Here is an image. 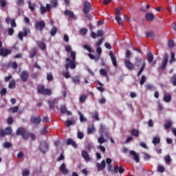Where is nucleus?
I'll return each mask as SVG.
<instances>
[{"instance_id": "1", "label": "nucleus", "mask_w": 176, "mask_h": 176, "mask_svg": "<svg viewBox=\"0 0 176 176\" xmlns=\"http://www.w3.org/2000/svg\"><path fill=\"white\" fill-rule=\"evenodd\" d=\"M72 60L70 63H66L65 65V68L68 69V68H71V69H75L76 68V52L72 51L71 52Z\"/></svg>"}, {"instance_id": "2", "label": "nucleus", "mask_w": 176, "mask_h": 176, "mask_svg": "<svg viewBox=\"0 0 176 176\" xmlns=\"http://www.w3.org/2000/svg\"><path fill=\"white\" fill-rule=\"evenodd\" d=\"M37 93L38 94H44V95H46V96H52V89H45V85H38Z\"/></svg>"}, {"instance_id": "3", "label": "nucleus", "mask_w": 176, "mask_h": 176, "mask_svg": "<svg viewBox=\"0 0 176 176\" xmlns=\"http://www.w3.org/2000/svg\"><path fill=\"white\" fill-rule=\"evenodd\" d=\"M168 63V54H165L164 55V62L163 64L158 67V72H162V71L166 69V67H167V63Z\"/></svg>"}, {"instance_id": "4", "label": "nucleus", "mask_w": 176, "mask_h": 176, "mask_svg": "<svg viewBox=\"0 0 176 176\" xmlns=\"http://www.w3.org/2000/svg\"><path fill=\"white\" fill-rule=\"evenodd\" d=\"M39 149L42 153H46L49 151V145H47L46 141H43L40 143Z\"/></svg>"}, {"instance_id": "5", "label": "nucleus", "mask_w": 176, "mask_h": 176, "mask_svg": "<svg viewBox=\"0 0 176 176\" xmlns=\"http://www.w3.org/2000/svg\"><path fill=\"white\" fill-rule=\"evenodd\" d=\"M47 102L49 105L50 111H56L54 106L58 104V100L57 98H54L53 100H48Z\"/></svg>"}, {"instance_id": "6", "label": "nucleus", "mask_w": 176, "mask_h": 176, "mask_svg": "<svg viewBox=\"0 0 176 176\" xmlns=\"http://www.w3.org/2000/svg\"><path fill=\"white\" fill-rule=\"evenodd\" d=\"M10 134H12V127L10 126L0 130V137H5V135H10Z\"/></svg>"}, {"instance_id": "7", "label": "nucleus", "mask_w": 176, "mask_h": 176, "mask_svg": "<svg viewBox=\"0 0 176 176\" xmlns=\"http://www.w3.org/2000/svg\"><path fill=\"white\" fill-rule=\"evenodd\" d=\"M46 24L45 23V21H38L36 22L34 27L36 30H38V31H43L45 29Z\"/></svg>"}, {"instance_id": "8", "label": "nucleus", "mask_w": 176, "mask_h": 176, "mask_svg": "<svg viewBox=\"0 0 176 176\" xmlns=\"http://www.w3.org/2000/svg\"><path fill=\"white\" fill-rule=\"evenodd\" d=\"M124 65L126 68L129 69V71H133L134 68H135V66L133 65V63L130 60V59H126L124 60Z\"/></svg>"}, {"instance_id": "9", "label": "nucleus", "mask_w": 176, "mask_h": 176, "mask_svg": "<svg viewBox=\"0 0 176 176\" xmlns=\"http://www.w3.org/2000/svg\"><path fill=\"white\" fill-rule=\"evenodd\" d=\"M91 6V4H90V2L89 1H85L84 3V6H83V13L85 14H87L89 12H90V7Z\"/></svg>"}, {"instance_id": "10", "label": "nucleus", "mask_w": 176, "mask_h": 176, "mask_svg": "<svg viewBox=\"0 0 176 176\" xmlns=\"http://www.w3.org/2000/svg\"><path fill=\"white\" fill-rule=\"evenodd\" d=\"M12 53V50L0 48V56H3V57H8L9 54Z\"/></svg>"}, {"instance_id": "11", "label": "nucleus", "mask_w": 176, "mask_h": 176, "mask_svg": "<svg viewBox=\"0 0 176 176\" xmlns=\"http://www.w3.org/2000/svg\"><path fill=\"white\" fill-rule=\"evenodd\" d=\"M28 75L30 74L28 73V71L23 70L21 74V79L22 82H27L28 80Z\"/></svg>"}, {"instance_id": "12", "label": "nucleus", "mask_w": 176, "mask_h": 176, "mask_svg": "<svg viewBox=\"0 0 176 176\" xmlns=\"http://www.w3.org/2000/svg\"><path fill=\"white\" fill-rule=\"evenodd\" d=\"M145 19L148 23H152L155 20V15L151 12H148L145 14Z\"/></svg>"}, {"instance_id": "13", "label": "nucleus", "mask_w": 176, "mask_h": 176, "mask_svg": "<svg viewBox=\"0 0 176 176\" xmlns=\"http://www.w3.org/2000/svg\"><path fill=\"white\" fill-rule=\"evenodd\" d=\"M106 166H107V163L105 162V160H103L101 164L98 163L96 165L98 171H102V170L105 168Z\"/></svg>"}, {"instance_id": "14", "label": "nucleus", "mask_w": 176, "mask_h": 176, "mask_svg": "<svg viewBox=\"0 0 176 176\" xmlns=\"http://www.w3.org/2000/svg\"><path fill=\"white\" fill-rule=\"evenodd\" d=\"M30 120L34 124H39L42 122V119L39 116H32Z\"/></svg>"}, {"instance_id": "15", "label": "nucleus", "mask_w": 176, "mask_h": 176, "mask_svg": "<svg viewBox=\"0 0 176 176\" xmlns=\"http://www.w3.org/2000/svg\"><path fill=\"white\" fill-rule=\"evenodd\" d=\"M109 56L111 57L113 65H114V67H118V61L116 60V57L115 56V54H113V52H110Z\"/></svg>"}, {"instance_id": "16", "label": "nucleus", "mask_w": 176, "mask_h": 176, "mask_svg": "<svg viewBox=\"0 0 176 176\" xmlns=\"http://www.w3.org/2000/svg\"><path fill=\"white\" fill-rule=\"evenodd\" d=\"M131 156H133V159L136 163H140V155L134 151H130Z\"/></svg>"}, {"instance_id": "17", "label": "nucleus", "mask_w": 176, "mask_h": 176, "mask_svg": "<svg viewBox=\"0 0 176 176\" xmlns=\"http://www.w3.org/2000/svg\"><path fill=\"white\" fill-rule=\"evenodd\" d=\"M144 60H142V58L140 57H135V65L138 67V68H140L141 67V64L142 65Z\"/></svg>"}, {"instance_id": "18", "label": "nucleus", "mask_w": 176, "mask_h": 176, "mask_svg": "<svg viewBox=\"0 0 176 176\" xmlns=\"http://www.w3.org/2000/svg\"><path fill=\"white\" fill-rule=\"evenodd\" d=\"M171 126H173V122L171 120H167L165 121L164 124V127L166 130H168V129H170Z\"/></svg>"}, {"instance_id": "19", "label": "nucleus", "mask_w": 176, "mask_h": 176, "mask_svg": "<svg viewBox=\"0 0 176 176\" xmlns=\"http://www.w3.org/2000/svg\"><path fill=\"white\" fill-rule=\"evenodd\" d=\"M65 164H62L60 166V171L63 173L65 175H67L69 173L68 169L65 168Z\"/></svg>"}, {"instance_id": "20", "label": "nucleus", "mask_w": 176, "mask_h": 176, "mask_svg": "<svg viewBox=\"0 0 176 176\" xmlns=\"http://www.w3.org/2000/svg\"><path fill=\"white\" fill-rule=\"evenodd\" d=\"M82 156L87 162H90V156L89 155V153L86 151H82Z\"/></svg>"}, {"instance_id": "21", "label": "nucleus", "mask_w": 176, "mask_h": 176, "mask_svg": "<svg viewBox=\"0 0 176 176\" xmlns=\"http://www.w3.org/2000/svg\"><path fill=\"white\" fill-rule=\"evenodd\" d=\"M36 56V47H33L31 49L30 52H29V57L30 58H34Z\"/></svg>"}, {"instance_id": "22", "label": "nucleus", "mask_w": 176, "mask_h": 176, "mask_svg": "<svg viewBox=\"0 0 176 176\" xmlns=\"http://www.w3.org/2000/svg\"><path fill=\"white\" fill-rule=\"evenodd\" d=\"M25 132V129L24 127H19L16 131V135H23L24 133Z\"/></svg>"}, {"instance_id": "23", "label": "nucleus", "mask_w": 176, "mask_h": 176, "mask_svg": "<svg viewBox=\"0 0 176 176\" xmlns=\"http://www.w3.org/2000/svg\"><path fill=\"white\" fill-rule=\"evenodd\" d=\"M66 145H72L74 148H76L78 146L72 139L69 138L67 140H66Z\"/></svg>"}, {"instance_id": "24", "label": "nucleus", "mask_w": 176, "mask_h": 176, "mask_svg": "<svg viewBox=\"0 0 176 176\" xmlns=\"http://www.w3.org/2000/svg\"><path fill=\"white\" fill-rule=\"evenodd\" d=\"M37 46L41 49V50H46V44L44 43L42 41H38L37 42Z\"/></svg>"}, {"instance_id": "25", "label": "nucleus", "mask_w": 176, "mask_h": 176, "mask_svg": "<svg viewBox=\"0 0 176 176\" xmlns=\"http://www.w3.org/2000/svg\"><path fill=\"white\" fill-rule=\"evenodd\" d=\"M144 87L146 88V90H150V91H153V90H156V87L151 84H146L144 85Z\"/></svg>"}, {"instance_id": "26", "label": "nucleus", "mask_w": 176, "mask_h": 176, "mask_svg": "<svg viewBox=\"0 0 176 176\" xmlns=\"http://www.w3.org/2000/svg\"><path fill=\"white\" fill-rule=\"evenodd\" d=\"M146 67V63H145V61H143V63L142 65V67H140L138 73V76H140L141 74H142V72H144V70L145 69V67Z\"/></svg>"}, {"instance_id": "27", "label": "nucleus", "mask_w": 176, "mask_h": 176, "mask_svg": "<svg viewBox=\"0 0 176 176\" xmlns=\"http://www.w3.org/2000/svg\"><path fill=\"white\" fill-rule=\"evenodd\" d=\"M146 58H147V61L151 64V63L153 62V54H152V52H149L147 54L146 56Z\"/></svg>"}, {"instance_id": "28", "label": "nucleus", "mask_w": 176, "mask_h": 176, "mask_svg": "<svg viewBox=\"0 0 176 176\" xmlns=\"http://www.w3.org/2000/svg\"><path fill=\"white\" fill-rule=\"evenodd\" d=\"M108 141V139L106 138H104L102 136H100L98 138V142L100 145H102V144H104V142H107Z\"/></svg>"}, {"instance_id": "29", "label": "nucleus", "mask_w": 176, "mask_h": 176, "mask_svg": "<svg viewBox=\"0 0 176 176\" xmlns=\"http://www.w3.org/2000/svg\"><path fill=\"white\" fill-rule=\"evenodd\" d=\"M69 67H68L67 69L65 68L66 72H63V76H64V78H65L66 79H69V78H71V74H69Z\"/></svg>"}, {"instance_id": "30", "label": "nucleus", "mask_w": 176, "mask_h": 176, "mask_svg": "<svg viewBox=\"0 0 176 176\" xmlns=\"http://www.w3.org/2000/svg\"><path fill=\"white\" fill-rule=\"evenodd\" d=\"M73 82L75 85H78V83H80V77L78 76H76L72 78Z\"/></svg>"}, {"instance_id": "31", "label": "nucleus", "mask_w": 176, "mask_h": 176, "mask_svg": "<svg viewBox=\"0 0 176 176\" xmlns=\"http://www.w3.org/2000/svg\"><path fill=\"white\" fill-rule=\"evenodd\" d=\"M51 36H55L57 34V27L54 26L50 32Z\"/></svg>"}, {"instance_id": "32", "label": "nucleus", "mask_w": 176, "mask_h": 176, "mask_svg": "<svg viewBox=\"0 0 176 176\" xmlns=\"http://www.w3.org/2000/svg\"><path fill=\"white\" fill-rule=\"evenodd\" d=\"M65 16H69V17H71L72 19H73V17H75V14H74V12H72V11L66 10L65 11Z\"/></svg>"}, {"instance_id": "33", "label": "nucleus", "mask_w": 176, "mask_h": 176, "mask_svg": "<svg viewBox=\"0 0 176 176\" xmlns=\"http://www.w3.org/2000/svg\"><path fill=\"white\" fill-rule=\"evenodd\" d=\"M78 113L80 116V121L82 123H83V122H87V119H86V118H85V116H83V113H82V112L78 111Z\"/></svg>"}, {"instance_id": "34", "label": "nucleus", "mask_w": 176, "mask_h": 176, "mask_svg": "<svg viewBox=\"0 0 176 176\" xmlns=\"http://www.w3.org/2000/svg\"><path fill=\"white\" fill-rule=\"evenodd\" d=\"M175 61H176L175 59V54L174 52H171L170 53V59L169 60V63L170 64H173V63H175Z\"/></svg>"}, {"instance_id": "35", "label": "nucleus", "mask_w": 176, "mask_h": 176, "mask_svg": "<svg viewBox=\"0 0 176 176\" xmlns=\"http://www.w3.org/2000/svg\"><path fill=\"white\" fill-rule=\"evenodd\" d=\"M131 135H133V137H139L140 136V131L137 129H132L131 131Z\"/></svg>"}, {"instance_id": "36", "label": "nucleus", "mask_w": 176, "mask_h": 176, "mask_svg": "<svg viewBox=\"0 0 176 176\" xmlns=\"http://www.w3.org/2000/svg\"><path fill=\"white\" fill-rule=\"evenodd\" d=\"M65 124L67 127H70V126H74L75 124V121L74 120H66Z\"/></svg>"}, {"instance_id": "37", "label": "nucleus", "mask_w": 176, "mask_h": 176, "mask_svg": "<svg viewBox=\"0 0 176 176\" xmlns=\"http://www.w3.org/2000/svg\"><path fill=\"white\" fill-rule=\"evenodd\" d=\"M153 144L156 146L157 145V144H160V138L159 137H155L153 139V141H152Z\"/></svg>"}, {"instance_id": "38", "label": "nucleus", "mask_w": 176, "mask_h": 176, "mask_svg": "<svg viewBox=\"0 0 176 176\" xmlns=\"http://www.w3.org/2000/svg\"><path fill=\"white\" fill-rule=\"evenodd\" d=\"M8 87L9 89H14V87H16V81L14 80H10Z\"/></svg>"}, {"instance_id": "39", "label": "nucleus", "mask_w": 176, "mask_h": 176, "mask_svg": "<svg viewBox=\"0 0 176 176\" xmlns=\"http://www.w3.org/2000/svg\"><path fill=\"white\" fill-rule=\"evenodd\" d=\"M94 130H96V129L94 128V126H93V125L89 126L87 128L88 134H93Z\"/></svg>"}, {"instance_id": "40", "label": "nucleus", "mask_w": 176, "mask_h": 176, "mask_svg": "<svg viewBox=\"0 0 176 176\" xmlns=\"http://www.w3.org/2000/svg\"><path fill=\"white\" fill-rule=\"evenodd\" d=\"M52 8H57L58 6V1L57 0H51Z\"/></svg>"}, {"instance_id": "41", "label": "nucleus", "mask_w": 176, "mask_h": 176, "mask_svg": "<svg viewBox=\"0 0 176 176\" xmlns=\"http://www.w3.org/2000/svg\"><path fill=\"white\" fill-rule=\"evenodd\" d=\"M30 133L26 132L25 131L24 133L21 135L23 140H28L30 138Z\"/></svg>"}, {"instance_id": "42", "label": "nucleus", "mask_w": 176, "mask_h": 176, "mask_svg": "<svg viewBox=\"0 0 176 176\" xmlns=\"http://www.w3.org/2000/svg\"><path fill=\"white\" fill-rule=\"evenodd\" d=\"M116 20L118 23L119 25L123 27V21H122V18L119 16H116Z\"/></svg>"}, {"instance_id": "43", "label": "nucleus", "mask_w": 176, "mask_h": 176, "mask_svg": "<svg viewBox=\"0 0 176 176\" xmlns=\"http://www.w3.org/2000/svg\"><path fill=\"white\" fill-rule=\"evenodd\" d=\"M67 106L65 104H63L60 106V112L61 113H67Z\"/></svg>"}, {"instance_id": "44", "label": "nucleus", "mask_w": 176, "mask_h": 176, "mask_svg": "<svg viewBox=\"0 0 176 176\" xmlns=\"http://www.w3.org/2000/svg\"><path fill=\"white\" fill-rule=\"evenodd\" d=\"M88 56L89 58H91V60H95V61H98V60H100V56H98L97 58H96V56L93 55L91 53L88 54Z\"/></svg>"}, {"instance_id": "45", "label": "nucleus", "mask_w": 176, "mask_h": 176, "mask_svg": "<svg viewBox=\"0 0 176 176\" xmlns=\"http://www.w3.org/2000/svg\"><path fill=\"white\" fill-rule=\"evenodd\" d=\"M9 111L10 112H12V113H16L19 111V106H15L14 107H11L9 109Z\"/></svg>"}, {"instance_id": "46", "label": "nucleus", "mask_w": 176, "mask_h": 176, "mask_svg": "<svg viewBox=\"0 0 176 176\" xmlns=\"http://www.w3.org/2000/svg\"><path fill=\"white\" fill-rule=\"evenodd\" d=\"M16 5H17V6H24V0H16L15 1Z\"/></svg>"}, {"instance_id": "47", "label": "nucleus", "mask_w": 176, "mask_h": 176, "mask_svg": "<svg viewBox=\"0 0 176 176\" xmlns=\"http://www.w3.org/2000/svg\"><path fill=\"white\" fill-rule=\"evenodd\" d=\"M100 137H103V138H107V140L109 138L108 133H107L105 131L100 132Z\"/></svg>"}, {"instance_id": "48", "label": "nucleus", "mask_w": 176, "mask_h": 176, "mask_svg": "<svg viewBox=\"0 0 176 176\" xmlns=\"http://www.w3.org/2000/svg\"><path fill=\"white\" fill-rule=\"evenodd\" d=\"M165 170H166V168H164V166L162 165H158L157 166L158 173H164Z\"/></svg>"}, {"instance_id": "49", "label": "nucleus", "mask_w": 176, "mask_h": 176, "mask_svg": "<svg viewBox=\"0 0 176 176\" xmlns=\"http://www.w3.org/2000/svg\"><path fill=\"white\" fill-rule=\"evenodd\" d=\"M170 83H172L173 86H176V74H174L170 78Z\"/></svg>"}, {"instance_id": "50", "label": "nucleus", "mask_w": 176, "mask_h": 176, "mask_svg": "<svg viewBox=\"0 0 176 176\" xmlns=\"http://www.w3.org/2000/svg\"><path fill=\"white\" fill-rule=\"evenodd\" d=\"M100 74L102 75V76H107L108 73L107 72V69H101L100 70Z\"/></svg>"}, {"instance_id": "51", "label": "nucleus", "mask_w": 176, "mask_h": 176, "mask_svg": "<svg viewBox=\"0 0 176 176\" xmlns=\"http://www.w3.org/2000/svg\"><path fill=\"white\" fill-rule=\"evenodd\" d=\"M65 49L67 53H71L72 52V47L69 45H67L66 46H65Z\"/></svg>"}, {"instance_id": "52", "label": "nucleus", "mask_w": 176, "mask_h": 176, "mask_svg": "<svg viewBox=\"0 0 176 176\" xmlns=\"http://www.w3.org/2000/svg\"><path fill=\"white\" fill-rule=\"evenodd\" d=\"M164 160H165L166 164H168L171 162V157H170V155H167L166 156H165Z\"/></svg>"}, {"instance_id": "53", "label": "nucleus", "mask_w": 176, "mask_h": 176, "mask_svg": "<svg viewBox=\"0 0 176 176\" xmlns=\"http://www.w3.org/2000/svg\"><path fill=\"white\" fill-rule=\"evenodd\" d=\"M8 34L10 36H12V35L14 34V29H13V28H9L8 30Z\"/></svg>"}, {"instance_id": "54", "label": "nucleus", "mask_w": 176, "mask_h": 176, "mask_svg": "<svg viewBox=\"0 0 176 176\" xmlns=\"http://www.w3.org/2000/svg\"><path fill=\"white\" fill-rule=\"evenodd\" d=\"M40 11H41V14H45V13H46V12H47L46 10V7H45L43 6H41L40 7Z\"/></svg>"}, {"instance_id": "55", "label": "nucleus", "mask_w": 176, "mask_h": 176, "mask_svg": "<svg viewBox=\"0 0 176 176\" xmlns=\"http://www.w3.org/2000/svg\"><path fill=\"white\" fill-rule=\"evenodd\" d=\"M164 101H165V102H170V101H171V96L170 95L164 96Z\"/></svg>"}, {"instance_id": "56", "label": "nucleus", "mask_w": 176, "mask_h": 176, "mask_svg": "<svg viewBox=\"0 0 176 176\" xmlns=\"http://www.w3.org/2000/svg\"><path fill=\"white\" fill-rule=\"evenodd\" d=\"M28 32H30V29L28 28H23V36H28Z\"/></svg>"}, {"instance_id": "57", "label": "nucleus", "mask_w": 176, "mask_h": 176, "mask_svg": "<svg viewBox=\"0 0 176 176\" xmlns=\"http://www.w3.org/2000/svg\"><path fill=\"white\" fill-rule=\"evenodd\" d=\"M22 176H30V170L25 169L23 170Z\"/></svg>"}, {"instance_id": "58", "label": "nucleus", "mask_w": 176, "mask_h": 176, "mask_svg": "<svg viewBox=\"0 0 176 176\" xmlns=\"http://www.w3.org/2000/svg\"><path fill=\"white\" fill-rule=\"evenodd\" d=\"M3 148H12V143L9 142H6L3 145Z\"/></svg>"}, {"instance_id": "59", "label": "nucleus", "mask_w": 176, "mask_h": 176, "mask_svg": "<svg viewBox=\"0 0 176 176\" xmlns=\"http://www.w3.org/2000/svg\"><path fill=\"white\" fill-rule=\"evenodd\" d=\"M146 38H153V31L147 32L146 33Z\"/></svg>"}, {"instance_id": "60", "label": "nucleus", "mask_w": 176, "mask_h": 176, "mask_svg": "<svg viewBox=\"0 0 176 176\" xmlns=\"http://www.w3.org/2000/svg\"><path fill=\"white\" fill-rule=\"evenodd\" d=\"M53 74H47V80L48 82H51V80H53Z\"/></svg>"}, {"instance_id": "61", "label": "nucleus", "mask_w": 176, "mask_h": 176, "mask_svg": "<svg viewBox=\"0 0 176 176\" xmlns=\"http://www.w3.org/2000/svg\"><path fill=\"white\" fill-rule=\"evenodd\" d=\"M8 124H13V117L10 116L7 118Z\"/></svg>"}, {"instance_id": "62", "label": "nucleus", "mask_w": 176, "mask_h": 176, "mask_svg": "<svg viewBox=\"0 0 176 176\" xmlns=\"http://www.w3.org/2000/svg\"><path fill=\"white\" fill-rule=\"evenodd\" d=\"M168 45L169 49H173V47H174V45H175L174 41L170 40L168 41Z\"/></svg>"}, {"instance_id": "63", "label": "nucleus", "mask_w": 176, "mask_h": 176, "mask_svg": "<svg viewBox=\"0 0 176 176\" xmlns=\"http://www.w3.org/2000/svg\"><path fill=\"white\" fill-rule=\"evenodd\" d=\"M80 34L81 35H86L87 34V28H82L80 30Z\"/></svg>"}, {"instance_id": "64", "label": "nucleus", "mask_w": 176, "mask_h": 176, "mask_svg": "<svg viewBox=\"0 0 176 176\" xmlns=\"http://www.w3.org/2000/svg\"><path fill=\"white\" fill-rule=\"evenodd\" d=\"M11 67L13 69H17V68H19V65H17V63L16 62H12L11 63Z\"/></svg>"}]
</instances>
